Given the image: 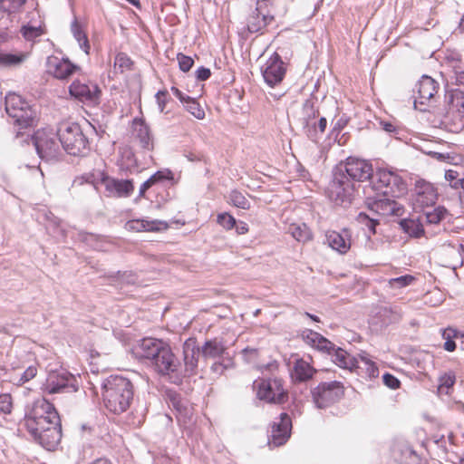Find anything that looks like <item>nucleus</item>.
Returning <instances> with one entry per match:
<instances>
[{
    "mask_svg": "<svg viewBox=\"0 0 464 464\" xmlns=\"http://www.w3.org/2000/svg\"><path fill=\"white\" fill-rule=\"evenodd\" d=\"M56 63L53 65L52 73L53 76L60 80L69 78L77 69V66L72 63L68 59L58 60L55 58Z\"/></svg>",
    "mask_w": 464,
    "mask_h": 464,
    "instance_id": "c85d7f7f",
    "label": "nucleus"
},
{
    "mask_svg": "<svg viewBox=\"0 0 464 464\" xmlns=\"http://www.w3.org/2000/svg\"><path fill=\"white\" fill-rule=\"evenodd\" d=\"M21 22L24 24L20 29V33L25 41L34 42L44 34L43 21L35 8H31V11H28V14L24 16V20Z\"/></svg>",
    "mask_w": 464,
    "mask_h": 464,
    "instance_id": "f3484780",
    "label": "nucleus"
},
{
    "mask_svg": "<svg viewBox=\"0 0 464 464\" xmlns=\"http://www.w3.org/2000/svg\"><path fill=\"white\" fill-rule=\"evenodd\" d=\"M382 379H383L384 384L387 387H389L391 389H394V390L400 388L401 382L394 375H392L391 373H385L382 376Z\"/></svg>",
    "mask_w": 464,
    "mask_h": 464,
    "instance_id": "4d7b16f0",
    "label": "nucleus"
},
{
    "mask_svg": "<svg viewBox=\"0 0 464 464\" xmlns=\"http://www.w3.org/2000/svg\"><path fill=\"white\" fill-rule=\"evenodd\" d=\"M416 280V278L411 276V275H405V276H401L400 277H396V278H391L389 281H388V285L390 287L392 288H403V287H406L410 285H411L412 283H414Z\"/></svg>",
    "mask_w": 464,
    "mask_h": 464,
    "instance_id": "37998d69",
    "label": "nucleus"
},
{
    "mask_svg": "<svg viewBox=\"0 0 464 464\" xmlns=\"http://www.w3.org/2000/svg\"><path fill=\"white\" fill-rule=\"evenodd\" d=\"M184 107L185 110L197 120H203L206 116L205 110L195 98L190 97L188 101L184 103Z\"/></svg>",
    "mask_w": 464,
    "mask_h": 464,
    "instance_id": "ea45409f",
    "label": "nucleus"
},
{
    "mask_svg": "<svg viewBox=\"0 0 464 464\" xmlns=\"http://www.w3.org/2000/svg\"><path fill=\"white\" fill-rule=\"evenodd\" d=\"M58 140L63 150L72 156H85L90 151L89 140L76 122H61L57 129Z\"/></svg>",
    "mask_w": 464,
    "mask_h": 464,
    "instance_id": "f03ea898",
    "label": "nucleus"
},
{
    "mask_svg": "<svg viewBox=\"0 0 464 464\" xmlns=\"http://www.w3.org/2000/svg\"><path fill=\"white\" fill-rule=\"evenodd\" d=\"M316 372L317 370L311 362L299 358L294 362L291 378L295 382H305L313 379Z\"/></svg>",
    "mask_w": 464,
    "mask_h": 464,
    "instance_id": "b1692460",
    "label": "nucleus"
},
{
    "mask_svg": "<svg viewBox=\"0 0 464 464\" xmlns=\"http://www.w3.org/2000/svg\"><path fill=\"white\" fill-rule=\"evenodd\" d=\"M235 228L237 235H245L249 231L248 225L243 221H239V223L236 225Z\"/></svg>",
    "mask_w": 464,
    "mask_h": 464,
    "instance_id": "680f3d73",
    "label": "nucleus"
},
{
    "mask_svg": "<svg viewBox=\"0 0 464 464\" xmlns=\"http://www.w3.org/2000/svg\"><path fill=\"white\" fill-rule=\"evenodd\" d=\"M289 233L298 242L306 243L313 238L310 228L304 224H291L288 227Z\"/></svg>",
    "mask_w": 464,
    "mask_h": 464,
    "instance_id": "473e14b6",
    "label": "nucleus"
},
{
    "mask_svg": "<svg viewBox=\"0 0 464 464\" xmlns=\"http://www.w3.org/2000/svg\"><path fill=\"white\" fill-rule=\"evenodd\" d=\"M255 7L251 8L246 17L245 31L249 34H264L266 28L275 22L273 0H253Z\"/></svg>",
    "mask_w": 464,
    "mask_h": 464,
    "instance_id": "39448f33",
    "label": "nucleus"
},
{
    "mask_svg": "<svg viewBox=\"0 0 464 464\" xmlns=\"http://www.w3.org/2000/svg\"><path fill=\"white\" fill-rule=\"evenodd\" d=\"M449 110L464 121V92L459 89L449 92Z\"/></svg>",
    "mask_w": 464,
    "mask_h": 464,
    "instance_id": "cd10ccee",
    "label": "nucleus"
},
{
    "mask_svg": "<svg viewBox=\"0 0 464 464\" xmlns=\"http://www.w3.org/2000/svg\"><path fill=\"white\" fill-rule=\"evenodd\" d=\"M5 111L9 116L23 111L28 107V103L24 102L20 95L15 93H9L5 100Z\"/></svg>",
    "mask_w": 464,
    "mask_h": 464,
    "instance_id": "2f4dec72",
    "label": "nucleus"
},
{
    "mask_svg": "<svg viewBox=\"0 0 464 464\" xmlns=\"http://www.w3.org/2000/svg\"><path fill=\"white\" fill-rule=\"evenodd\" d=\"M102 396L105 409L111 416L109 420H114L116 414V375L109 376L102 385Z\"/></svg>",
    "mask_w": 464,
    "mask_h": 464,
    "instance_id": "4be33fe9",
    "label": "nucleus"
},
{
    "mask_svg": "<svg viewBox=\"0 0 464 464\" xmlns=\"http://www.w3.org/2000/svg\"><path fill=\"white\" fill-rule=\"evenodd\" d=\"M150 363L154 370L161 375H169L175 372L179 364L176 355L167 343L150 361Z\"/></svg>",
    "mask_w": 464,
    "mask_h": 464,
    "instance_id": "f8f14e48",
    "label": "nucleus"
},
{
    "mask_svg": "<svg viewBox=\"0 0 464 464\" xmlns=\"http://www.w3.org/2000/svg\"><path fill=\"white\" fill-rule=\"evenodd\" d=\"M167 179H169V177L163 171H157L150 178V180H153V184Z\"/></svg>",
    "mask_w": 464,
    "mask_h": 464,
    "instance_id": "e2e57ef3",
    "label": "nucleus"
},
{
    "mask_svg": "<svg viewBox=\"0 0 464 464\" xmlns=\"http://www.w3.org/2000/svg\"><path fill=\"white\" fill-rule=\"evenodd\" d=\"M134 190V186L130 180L118 181V196H130Z\"/></svg>",
    "mask_w": 464,
    "mask_h": 464,
    "instance_id": "3c124183",
    "label": "nucleus"
},
{
    "mask_svg": "<svg viewBox=\"0 0 464 464\" xmlns=\"http://www.w3.org/2000/svg\"><path fill=\"white\" fill-rule=\"evenodd\" d=\"M198 353L199 348L197 346L196 339L189 338L186 340V342L183 344L184 363L186 372L189 374H195L198 362Z\"/></svg>",
    "mask_w": 464,
    "mask_h": 464,
    "instance_id": "393cba45",
    "label": "nucleus"
},
{
    "mask_svg": "<svg viewBox=\"0 0 464 464\" xmlns=\"http://www.w3.org/2000/svg\"><path fill=\"white\" fill-rule=\"evenodd\" d=\"M217 222L226 230H231L237 225L236 218L227 212L219 213L217 217Z\"/></svg>",
    "mask_w": 464,
    "mask_h": 464,
    "instance_id": "c03bdc74",
    "label": "nucleus"
},
{
    "mask_svg": "<svg viewBox=\"0 0 464 464\" xmlns=\"http://www.w3.org/2000/svg\"><path fill=\"white\" fill-rule=\"evenodd\" d=\"M228 203L242 209H248L250 208L247 198L237 190L231 191Z\"/></svg>",
    "mask_w": 464,
    "mask_h": 464,
    "instance_id": "79ce46f5",
    "label": "nucleus"
},
{
    "mask_svg": "<svg viewBox=\"0 0 464 464\" xmlns=\"http://www.w3.org/2000/svg\"><path fill=\"white\" fill-rule=\"evenodd\" d=\"M166 343L160 339L146 337L140 340L132 348V353L136 358L151 361Z\"/></svg>",
    "mask_w": 464,
    "mask_h": 464,
    "instance_id": "412c9836",
    "label": "nucleus"
},
{
    "mask_svg": "<svg viewBox=\"0 0 464 464\" xmlns=\"http://www.w3.org/2000/svg\"><path fill=\"white\" fill-rule=\"evenodd\" d=\"M118 65L122 71L131 70L134 66L133 61L126 54H118Z\"/></svg>",
    "mask_w": 464,
    "mask_h": 464,
    "instance_id": "864d4df0",
    "label": "nucleus"
},
{
    "mask_svg": "<svg viewBox=\"0 0 464 464\" xmlns=\"http://www.w3.org/2000/svg\"><path fill=\"white\" fill-rule=\"evenodd\" d=\"M439 193L435 186L425 180L418 179L414 186V202L419 208H426L435 205Z\"/></svg>",
    "mask_w": 464,
    "mask_h": 464,
    "instance_id": "4468645a",
    "label": "nucleus"
},
{
    "mask_svg": "<svg viewBox=\"0 0 464 464\" xmlns=\"http://www.w3.org/2000/svg\"><path fill=\"white\" fill-rule=\"evenodd\" d=\"M345 172L353 180L362 182L372 177L373 169L368 160L349 157L345 161Z\"/></svg>",
    "mask_w": 464,
    "mask_h": 464,
    "instance_id": "a211bd4d",
    "label": "nucleus"
},
{
    "mask_svg": "<svg viewBox=\"0 0 464 464\" xmlns=\"http://www.w3.org/2000/svg\"><path fill=\"white\" fill-rule=\"evenodd\" d=\"M439 85L437 82L430 76H422L418 83V99L420 103L433 98L437 93Z\"/></svg>",
    "mask_w": 464,
    "mask_h": 464,
    "instance_id": "bb28decb",
    "label": "nucleus"
},
{
    "mask_svg": "<svg viewBox=\"0 0 464 464\" xmlns=\"http://www.w3.org/2000/svg\"><path fill=\"white\" fill-rule=\"evenodd\" d=\"M132 128L138 132L139 137L146 138L148 136V127L140 119H134L132 121Z\"/></svg>",
    "mask_w": 464,
    "mask_h": 464,
    "instance_id": "603ef678",
    "label": "nucleus"
},
{
    "mask_svg": "<svg viewBox=\"0 0 464 464\" xmlns=\"http://www.w3.org/2000/svg\"><path fill=\"white\" fill-rule=\"evenodd\" d=\"M12 411V397L8 393L0 394V414H9Z\"/></svg>",
    "mask_w": 464,
    "mask_h": 464,
    "instance_id": "8fccbe9b",
    "label": "nucleus"
},
{
    "mask_svg": "<svg viewBox=\"0 0 464 464\" xmlns=\"http://www.w3.org/2000/svg\"><path fill=\"white\" fill-rule=\"evenodd\" d=\"M457 331L453 328H447L443 332V338L446 339V342L444 343V349L448 352H453L456 350V343L451 340V337H456Z\"/></svg>",
    "mask_w": 464,
    "mask_h": 464,
    "instance_id": "a18cd8bd",
    "label": "nucleus"
},
{
    "mask_svg": "<svg viewBox=\"0 0 464 464\" xmlns=\"http://www.w3.org/2000/svg\"><path fill=\"white\" fill-rule=\"evenodd\" d=\"M328 246L341 255L348 253L352 246V234L350 229L343 228L341 232L328 230L325 233Z\"/></svg>",
    "mask_w": 464,
    "mask_h": 464,
    "instance_id": "aec40b11",
    "label": "nucleus"
},
{
    "mask_svg": "<svg viewBox=\"0 0 464 464\" xmlns=\"http://www.w3.org/2000/svg\"><path fill=\"white\" fill-rule=\"evenodd\" d=\"M49 394L60 393L63 392H74L78 390L75 377L66 372H52L48 375L44 388Z\"/></svg>",
    "mask_w": 464,
    "mask_h": 464,
    "instance_id": "9d476101",
    "label": "nucleus"
},
{
    "mask_svg": "<svg viewBox=\"0 0 464 464\" xmlns=\"http://www.w3.org/2000/svg\"><path fill=\"white\" fill-rule=\"evenodd\" d=\"M369 188L373 195L392 198H401L407 192V185L402 178L385 169L376 171Z\"/></svg>",
    "mask_w": 464,
    "mask_h": 464,
    "instance_id": "7ed1b4c3",
    "label": "nucleus"
},
{
    "mask_svg": "<svg viewBox=\"0 0 464 464\" xmlns=\"http://www.w3.org/2000/svg\"><path fill=\"white\" fill-rule=\"evenodd\" d=\"M226 347L223 342L217 338L207 341L201 347L202 355L206 358H218L225 353Z\"/></svg>",
    "mask_w": 464,
    "mask_h": 464,
    "instance_id": "c756f323",
    "label": "nucleus"
},
{
    "mask_svg": "<svg viewBox=\"0 0 464 464\" xmlns=\"http://www.w3.org/2000/svg\"><path fill=\"white\" fill-rule=\"evenodd\" d=\"M57 137V131L54 132L51 128H44L34 132L32 140L42 160L51 161L59 158L61 150Z\"/></svg>",
    "mask_w": 464,
    "mask_h": 464,
    "instance_id": "6e6552de",
    "label": "nucleus"
},
{
    "mask_svg": "<svg viewBox=\"0 0 464 464\" xmlns=\"http://www.w3.org/2000/svg\"><path fill=\"white\" fill-rule=\"evenodd\" d=\"M90 184L100 194L106 197L116 196V179L102 169H94L91 172L77 176L72 183L73 187Z\"/></svg>",
    "mask_w": 464,
    "mask_h": 464,
    "instance_id": "0eeeda50",
    "label": "nucleus"
},
{
    "mask_svg": "<svg viewBox=\"0 0 464 464\" xmlns=\"http://www.w3.org/2000/svg\"><path fill=\"white\" fill-rule=\"evenodd\" d=\"M10 117L14 118V121L21 128H27L33 125L34 119L32 111L29 109V106L23 109V111L11 115Z\"/></svg>",
    "mask_w": 464,
    "mask_h": 464,
    "instance_id": "e433bc0d",
    "label": "nucleus"
},
{
    "mask_svg": "<svg viewBox=\"0 0 464 464\" xmlns=\"http://www.w3.org/2000/svg\"><path fill=\"white\" fill-rule=\"evenodd\" d=\"M301 337L307 345L319 352L331 354L334 350V344L331 341L311 329H304L301 333Z\"/></svg>",
    "mask_w": 464,
    "mask_h": 464,
    "instance_id": "5701e85b",
    "label": "nucleus"
},
{
    "mask_svg": "<svg viewBox=\"0 0 464 464\" xmlns=\"http://www.w3.org/2000/svg\"><path fill=\"white\" fill-rule=\"evenodd\" d=\"M154 184H153V180H150V179H148L140 187V193L143 194L147 189H149L150 187H152Z\"/></svg>",
    "mask_w": 464,
    "mask_h": 464,
    "instance_id": "69168bd1",
    "label": "nucleus"
},
{
    "mask_svg": "<svg viewBox=\"0 0 464 464\" xmlns=\"http://www.w3.org/2000/svg\"><path fill=\"white\" fill-rule=\"evenodd\" d=\"M71 31L73 34V37L78 42L82 50L84 51L86 54L89 53L90 44L88 38L85 33L82 31L81 24L78 23L77 19H74L71 24Z\"/></svg>",
    "mask_w": 464,
    "mask_h": 464,
    "instance_id": "f704fd0d",
    "label": "nucleus"
},
{
    "mask_svg": "<svg viewBox=\"0 0 464 464\" xmlns=\"http://www.w3.org/2000/svg\"><path fill=\"white\" fill-rule=\"evenodd\" d=\"M328 197L337 205L351 204L356 192L354 183L345 175H335L328 187Z\"/></svg>",
    "mask_w": 464,
    "mask_h": 464,
    "instance_id": "1a4fd4ad",
    "label": "nucleus"
},
{
    "mask_svg": "<svg viewBox=\"0 0 464 464\" xmlns=\"http://www.w3.org/2000/svg\"><path fill=\"white\" fill-rule=\"evenodd\" d=\"M171 92L182 103L187 102L190 98V96L184 94L179 88L175 86L171 87Z\"/></svg>",
    "mask_w": 464,
    "mask_h": 464,
    "instance_id": "052dcab7",
    "label": "nucleus"
},
{
    "mask_svg": "<svg viewBox=\"0 0 464 464\" xmlns=\"http://www.w3.org/2000/svg\"><path fill=\"white\" fill-rule=\"evenodd\" d=\"M286 72V68L281 56L275 52L262 68L265 82L271 87L280 83Z\"/></svg>",
    "mask_w": 464,
    "mask_h": 464,
    "instance_id": "ddd939ff",
    "label": "nucleus"
},
{
    "mask_svg": "<svg viewBox=\"0 0 464 464\" xmlns=\"http://www.w3.org/2000/svg\"><path fill=\"white\" fill-rule=\"evenodd\" d=\"M383 130L387 132H393L395 130V126L392 123L385 122L383 123Z\"/></svg>",
    "mask_w": 464,
    "mask_h": 464,
    "instance_id": "774afa93",
    "label": "nucleus"
},
{
    "mask_svg": "<svg viewBox=\"0 0 464 464\" xmlns=\"http://www.w3.org/2000/svg\"><path fill=\"white\" fill-rule=\"evenodd\" d=\"M142 221V232H161L169 229V225L167 221L153 219L149 220L146 218H141Z\"/></svg>",
    "mask_w": 464,
    "mask_h": 464,
    "instance_id": "58836bf2",
    "label": "nucleus"
},
{
    "mask_svg": "<svg viewBox=\"0 0 464 464\" xmlns=\"http://www.w3.org/2000/svg\"><path fill=\"white\" fill-rule=\"evenodd\" d=\"M445 214L446 209L439 207L426 213V220L430 224H439L444 218Z\"/></svg>",
    "mask_w": 464,
    "mask_h": 464,
    "instance_id": "49530a36",
    "label": "nucleus"
},
{
    "mask_svg": "<svg viewBox=\"0 0 464 464\" xmlns=\"http://www.w3.org/2000/svg\"><path fill=\"white\" fill-rule=\"evenodd\" d=\"M82 237L86 245L95 250L108 251L111 246V243L105 241L104 237L88 233L82 235Z\"/></svg>",
    "mask_w": 464,
    "mask_h": 464,
    "instance_id": "72a5a7b5",
    "label": "nucleus"
},
{
    "mask_svg": "<svg viewBox=\"0 0 464 464\" xmlns=\"http://www.w3.org/2000/svg\"><path fill=\"white\" fill-rule=\"evenodd\" d=\"M361 362L363 363L365 372L370 378H375L379 375V369L371 359L362 356Z\"/></svg>",
    "mask_w": 464,
    "mask_h": 464,
    "instance_id": "de8ad7c7",
    "label": "nucleus"
},
{
    "mask_svg": "<svg viewBox=\"0 0 464 464\" xmlns=\"http://www.w3.org/2000/svg\"><path fill=\"white\" fill-rule=\"evenodd\" d=\"M331 354H333L334 363L339 367L346 369L353 366V359L343 349L334 346V350H333Z\"/></svg>",
    "mask_w": 464,
    "mask_h": 464,
    "instance_id": "c9c22d12",
    "label": "nucleus"
},
{
    "mask_svg": "<svg viewBox=\"0 0 464 464\" xmlns=\"http://www.w3.org/2000/svg\"><path fill=\"white\" fill-rule=\"evenodd\" d=\"M31 8H34V4H29L27 0H0V10L6 13L12 22L23 21Z\"/></svg>",
    "mask_w": 464,
    "mask_h": 464,
    "instance_id": "6ab92c4d",
    "label": "nucleus"
},
{
    "mask_svg": "<svg viewBox=\"0 0 464 464\" xmlns=\"http://www.w3.org/2000/svg\"><path fill=\"white\" fill-rule=\"evenodd\" d=\"M124 228L130 232H142V221L141 218L131 219L125 223Z\"/></svg>",
    "mask_w": 464,
    "mask_h": 464,
    "instance_id": "5fc2aeb1",
    "label": "nucleus"
},
{
    "mask_svg": "<svg viewBox=\"0 0 464 464\" xmlns=\"http://www.w3.org/2000/svg\"><path fill=\"white\" fill-rule=\"evenodd\" d=\"M459 176V172L456 170H453V169H449V170H446V172H445V179L450 182H452V181L458 179Z\"/></svg>",
    "mask_w": 464,
    "mask_h": 464,
    "instance_id": "0e129e2a",
    "label": "nucleus"
},
{
    "mask_svg": "<svg viewBox=\"0 0 464 464\" xmlns=\"http://www.w3.org/2000/svg\"><path fill=\"white\" fill-rule=\"evenodd\" d=\"M292 422L289 415L285 412L280 414L278 421H275L271 428L268 439L270 448L284 445L290 437Z\"/></svg>",
    "mask_w": 464,
    "mask_h": 464,
    "instance_id": "2eb2a0df",
    "label": "nucleus"
},
{
    "mask_svg": "<svg viewBox=\"0 0 464 464\" xmlns=\"http://www.w3.org/2000/svg\"><path fill=\"white\" fill-rule=\"evenodd\" d=\"M24 425L34 440L47 450H53L62 438L60 417L54 406L44 398L34 401L25 414Z\"/></svg>",
    "mask_w": 464,
    "mask_h": 464,
    "instance_id": "f257e3e1",
    "label": "nucleus"
},
{
    "mask_svg": "<svg viewBox=\"0 0 464 464\" xmlns=\"http://www.w3.org/2000/svg\"><path fill=\"white\" fill-rule=\"evenodd\" d=\"M211 75V72L208 68L200 67L196 71L197 79L199 81H206Z\"/></svg>",
    "mask_w": 464,
    "mask_h": 464,
    "instance_id": "bf43d9fd",
    "label": "nucleus"
},
{
    "mask_svg": "<svg viewBox=\"0 0 464 464\" xmlns=\"http://www.w3.org/2000/svg\"><path fill=\"white\" fill-rule=\"evenodd\" d=\"M37 373V369L35 366H29L21 375L19 382L21 383H25L32 380Z\"/></svg>",
    "mask_w": 464,
    "mask_h": 464,
    "instance_id": "13d9d810",
    "label": "nucleus"
},
{
    "mask_svg": "<svg viewBox=\"0 0 464 464\" xmlns=\"http://www.w3.org/2000/svg\"><path fill=\"white\" fill-rule=\"evenodd\" d=\"M71 96L82 102L96 104L99 102L101 91L96 83L75 80L69 87Z\"/></svg>",
    "mask_w": 464,
    "mask_h": 464,
    "instance_id": "9b49d317",
    "label": "nucleus"
},
{
    "mask_svg": "<svg viewBox=\"0 0 464 464\" xmlns=\"http://www.w3.org/2000/svg\"><path fill=\"white\" fill-rule=\"evenodd\" d=\"M134 389L131 382L118 375V404L122 411H126L133 401Z\"/></svg>",
    "mask_w": 464,
    "mask_h": 464,
    "instance_id": "a878e982",
    "label": "nucleus"
},
{
    "mask_svg": "<svg viewBox=\"0 0 464 464\" xmlns=\"http://www.w3.org/2000/svg\"><path fill=\"white\" fill-rule=\"evenodd\" d=\"M26 58V54L18 53H8L0 51V66L1 67H16L22 64Z\"/></svg>",
    "mask_w": 464,
    "mask_h": 464,
    "instance_id": "7c9ffc66",
    "label": "nucleus"
},
{
    "mask_svg": "<svg viewBox=\"0 0 464 464\" xmlns=\"http://www.w3.org/2000/svg\"><path fill=\"white\" fill-rule=\"evenodd\" d=\"M156 100L160 111H164L166 105L169 100V92L167 90L159 91L156 93Z\"/></svg>",
    "mask_w": 464,
    "mask_h": 464,
    "instance_id": "6e6d98bb",
    "label": "nucleus"
},
{
    "mask_svg": "<svg viewBox=\"0 0 464 464\" xmlns=\"http://www.w3.org/2000/svg\"><path fill=\"white\" fill-rule=\"evenodd\" d=\"M456 382V375L453 372H448L442 374L439 379V391L440 392L449 393Z\"/></svg>",
    "mask_w": 464,
    "mask_h": 464,
    "instance_id": "a19ab883",
    "label": "nucleus"
},
{
    "mask_svg": "<svg viewBox=\"0 0 464 464\" xmlns=\"http://www.w3.org/2000/svg\"><path fill=\"white\" fill-rule=\"evenodd\" d=\"M177 60L179 69L184 72H188L194 65V60L190 56L185 55L181 53L177 54Z\"/></svg>",
    "mask_w": 464,
    "mask_h": 464,
    "instance_id": "09e8293b",
    "label": "nucleus"
},
{
    "mask_svg": "<svg viewBox=\"0 0 464 464\" xmlns=\"http://www.w3.org/2000/svg\"><path fill=\"white\" fill-rule=\"evenodd\" d=\"M327 125V121L325 118L322 117L318 121V128L321 132H324Z\"/></svg>",
    "mask_w": 464,
    "mask_h": 464,
    "instance_id": "338daca9",
    "label": "nucleus"
},
{
    "mask_svg": "<svg viewBox=\"0 0 464 464\" xmlns=\"http://www.w3.org/2000/svg\"><path fill=\"white\" fill-rule=\"evenodd\" d=\"M303 114L306 126H309L311 124V121L314 120L319 116V111L315 107V102L314 98L307 99L304 102Z\"/></svg>",
    "mask_w": 464,
    "mask_h": 464,
    "instance_id": "4c0bfd02",
    "label": "nucleus"
},
{
    "mask_svg": "<svg viewBox=\"0 0 464 464\" xmlns=\"http://www.w3.org/2000/svg\"><path fill=\"white\" fill-rule=\"evenodd\" d=\"M312 401L324 410L339 402L345 395V386L340 381L321 382L310 391Z\"/></svg>",
    "mask_w": 464,
    "mask_h": 464,
    "instance_id": "423d86ee",
    "label": "nucleus"
},
{
    "mask_svg": "<svg viewBox=\"0 0 464 464\" xmlns=\"http://www.w3.org/2000/svg\"><path fill=\"white\" fill-rule=\"evenodd\" d=\"M395 198L382 197L369 193L370 208L382 216H400L402 207L394 200Z\"/></svg>",
    "mask_w": 464,
    "mask_h": 464,
    "instance_id": "dca6fc26",
    "label": "nucleus"
},
{
    "mask_svg": "<svg viewBox=\"0 0 464 464\" xmlns=\"http://www.w3.org/2000/svg\"><path fill=\"white\" fill-rule=\"evenodd\" d=\"M254 390L256 398L269 404H284L289 399L285 381L280 377H264L256 380Z\"/></svg>",
    "mask_w": 464,
    "mask_h": 464,
    "instance_id": "20e7f679",
    "label": "nucleus"
}]
</instances>
